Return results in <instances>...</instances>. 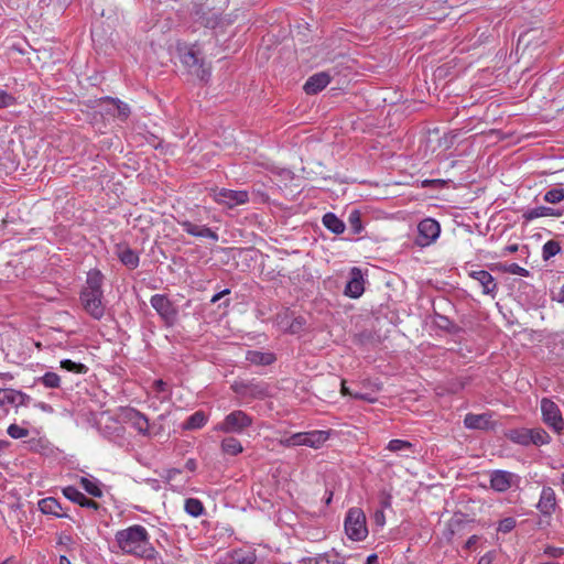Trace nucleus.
Wrapping results in <instances>:
<instances>
[{"mask_svg": "<svg viewBox=\"0 0 564 564\" xmlns=\"http://www.w3.org/2000/svg\"><path fill=\"white\" fill-rule=\"evenodd\" d=\"M115 542L118 549L127 555L145 560H154L158 555L150 542L147 529L140 524L117 531Z\"/></svg>", "mask_w": 564, "mask_h": 564, "instance_id": "nucleus-1", "label": "nucleus"}, {"mask_svg": "<svg viewBox=\"0 0 564 564\" xmlns=\"http://www.w3.org/2000/svg\"><path fill=\"white\" fill-rule=\"evenodd\" d=\"M328 432L326 431H311L294 433L288 437L279 440V444L284 447L308 446L312 448H319L327 440Z\"/></svg>", "mask_w": 564, "mask_h": 564, "instance_id": "nucleus-2", "label": "nucleus"}, {"mask_svg": "<svg viewBox=\"0 0 564 564\" xmlns=\"http://www.w3.org/2000/svg\"><path fill=\"white\" fill-rule=\"evenodd\" d=\"M253 423L252 416L242 410H235L228 413L223 421L214 427L216 432L227 434H242Z\"/></svg>", "mask_w": 564, "mask_h": 564, "instance_id": "nucleus-3", "label": "nucleus"}, {"mask_svg": "<svg viewBox=\"0 0 564 564\" xmlns=\"http://www.w3.org/2000/svg\"><path fill=\"white\" fill-rule=\"evenodd\" d=\"M345 532L352 541H364L368 535L366 516L359 508L348 510L345 519Z\"/></svg>", "mask_w": 564, "mask_h": 564, "instance_id": "nucleus-4", "label": "nucleus"}, {"mask_svg": "<svg viewBox=\"0 0 564 564\" xmlns=\"http://www.w3.org/2000/svg\"><path fill=\"white\" fill-rule=\"evenodd\" d=\"M151 306L155 310L165 326L172 327L178 318V310L164 294H154L150 299Z\"/></svg>", "mask_w": 564, "mask_h": 564, "instance_id": "nucleus-5", "label": "nucleus"}, {"mask_svg": "<svg viewBox=\"0 0 564 564\" xmlns=\"http://www.w3.org/2000/svg\"><path fill=\"white\" fill-rule=\"evenodd\" d=\"M182 64L187 68L188 73L198 79L206 82L210 76V67L199 56V53L191 47L181 55Z\"/></svg>", "mask_w": 564, "mask_h": 564, "instance_id": "nucleus-6", "label": "nucleus"}, {"mask_svg": "<svg viewBox=\"0 0 564 564\" xmlns=\"http://www.w3.org/2000/svg\"><path fill=\"white\" fill-rule=\"evenodd\" d=\"M541 413L543 422L555 433L560 434L564 430V419L555 402L543 398L541 400Z\"/></svg>", "mask_w": 564, "mask_h": 564, "instance_id": "nucleus-7", "label": "nucleus"}, {"mask_svg": "<svg viewBox=\"0 0 564 564\" xmlns=\"http://www.w3.org/2000/svg\"><path fill=\"white\" fill-rule=\"evenodd\" d=\"M213 199L228 208H234L249 202V194L247 191H232L228 188H215L210 191Z\"/></svg>", "mask_w": 564, "mask_h": 564, "instance_id": "nucleus-8", "label": "nucleus"}, {"mask_svg": "<svg viewBox=\"0 0 564 564\" xmlns=\"http://www.w3.org/2000/svg\"><path fill=\"white\" fill-rule=\"evenodd\" d=\"M231 389L241 398L263 399L268 395L267 384L256 380L235 381Z\"/></svg>", "mask_w": 564, "mask_h": 564, "instance_id": "nucleus-9", "label": "nucleus"}, {"mask_svg": "<svg viewBox=\"0 0 564 564\" xmlns=\"http://www.w3.org/2000/svg\"><path fill=\"white\" fill-rule=\"evenodd\" d=\"M440 232V224L435 219L425 218L417 225L415 243L420 247H427L438 238Z\"/></svg>", "mask_w": 564, "mask_h": 564, "instance_id": "nucleus-10", "label": "nucleus"}, {"mask_svg": "<svg viewBox=\"0 0 564 564\" xmlns=\"http://www.w3.org/2000/svg\"><path fill=\"white\" fill-rule=\"evenodd\" d=\"M102 296V292L82 291L80 293V301L84 310L95 319H100L105 315Z\"/></svg>", "mask_w": 564, "mask_h": 564, "instance_id": "nucleus-11", "label": "nucleus"}, {"mask_svg": "<svg viewBox=\"0 0 564 564\" xmlns=\"http://www.w3.org/2000/svg\"><path fill=\"white\" fill-rule=\"evenodd\" d=\"M520 477L507 470H494L490 474V487L497 492H506L513 486H518Z\"/></svg>", "mask_w": 564, "mask_h": 564, "instance_id": "nucleus-12", "label": "nucleus"}, {"mask_svg": "<svg viewBox=\"0 0 564 564\" xmlns=\"http://www.w3.org/2000/svg\"><path fill=\"white\" fill-rule=\"evenodd\" d=\"M275 323L284 333L299 334L304 328L306 321L302 316H293L289 310H285L276 315Z\"/></svg>", "mask_w": 564, "mask_h": 564, "instance_id": "nucleus-13", "label": "nucleus"}, {"mask_svg": "<svg viewBox=\"0 0 564 564\" xmlns=\"http://www.w3.org/2000/svg\"><path fill=\"white\" fill-rule=\"evenodd\" d=\"M193 18L195 22L209 29L216 28L219 23V12L210 9L208 4H195Z\"/></svg>", "mask_w": 564, "mask_h": 564, "instance_id": "nucleus-14", "label": "nucleus"}, {"mask_svg": "<svg viewBox=\"0 0 564 564\" xmlns=\"http://www.w3.org/2000/svg\"><path fill=\"white\" fill-rule=\"evenodd\" d=\"M257 556L251 550H234L220 557L219 564H254Z\"/></svg>", "mask_w": 564, "mask_h": 564, "instance_id": "nucleus-15", "label": "nucleus"}, {"mask_svg": "<svg viewBox=\"0 0 564 564\" xmlns=\"http://www.w3.org/2000/svg\"><path fill=\"white\" fill-rule=\"evenodd\" d=\"M365 281L361 270L352 268L350 271L349 280L345 288V294L351 299H358L365 291Z\"/></svg>", "mask_w": 564, "mask_h": 564, "instance_id": "nucleus-16", "label": "nucleus"}, {"mask_svg": "<svg viewBox=\"0 0 564 564\" xmlns=\"http://www.w3.org/2000/svg\"><path fill=\"white\" fill-rule=\"evenodd\" d=\"M330 79L332 75L328 72L316 73L308 77L304 84V91L307 95H315L323 90L330 83Z\"/></svg>", "mask_w": 564, "mask_h": 564, "instance_id": "nucleus-17", "label": "nucleus"}, {"mask_svg": "<svg viewBox=\"0 0 564 564\" xmlns=\"http://www.w3.org/2000/svg\"><path fill=\"white\" fill-rule=\"evenodd\" d=\"M178 224L182 226L184 231H186L188 235L193 237L206 238L213 241H218L219 239L218 234L207 226L196 225L188 220H182L178 221Z\"/></svg>", "mask_w": 564, "mask_h": 564, "instance_id": "nucleus-18", "label": "nucleus"}, {"mask_svg": "<svg viewBox=\"0 0 564 564\" xmlns=\"http://www.w3.org/2000/svg\"><path fill=\"white\" fill-rule=\"evenodd\" d=\"M469 276L482 286V293L495 297L498 286L494 276L485 270L470 271Z\"/></svg>", "mask_w": 564, "mask_h": 564, "instance_id": "nucleus-19", "label": "nucleus"}, {"mask_svg": "<svg viewBox=\"0 0 564 564\" xmlns=\"http://www.w3.org/2000/svg\"><path fill=\"white\" fill-rule=\"evenodd\" d=\"M124 417H126V421L132 426L134 427L140 434L144 435V436H148L150 434L149 432V427H150V424H149V420L148 417L134 410V409H128L126 411V414H124Z\"/></svg>", "mask_w": 564, "mask_h": 564, "instance_id": "nucleus-20", "label": "nucleus"}, {"mask_svg": "<svg viewBox=\"0 0 564 564\" xmlns=\"http://www.w3.org/2000/svg\"><path fill=\"white\" fill-rule=\"evenodd\" d=\"M556 496L551 487H543L536 508L544 516H551L555 511Z\"/></svg>", "mask_w": 564, "mask_h": 564, "instance_id": "nucleus-21", "label": "nucleus"}, {"mask_svg": "<svg viewBox=\"0 0 564 564\" xmlns=\"http://www.w3.org/2000/svg\"><path fill=\"white\" fill-rule=\"evenodd\" d=\"M63 495L70 501L79 505L80 507L97 510L99 508V505L87 498L83 492H80L77 488L74 486H68L63 489Z\"/></svg>", "mask_w": 564, "mask_h": 564, "instance_id": "nucleus-22", "label": "nucleus"}, {"mask_svg": "<svg viewBox=\"0 0 564 564\" xmlns=\"http://www.w3.org/2000/svg\"><path fill=\"white\" fill-rule=\"evenodd\" d=\"M561 216H562L561 210L552 208V207H546V206H538V207L529 208L522 215V217L527 221H531V220H534V219L541 218V217H561Z\"/></svg>", "mask_w": 564, "mask_h": 564, "instance_id": "nucleus-23", "label": "nucleus"}, {"mask_svg": "<svg viewBox=\"0 0 564 564\" xmlns=\"http://www.w3.org/2000/svg\"><path fill=\"white\" fill-rule=\"evenodd\" d=\"M306 564H344V557L334 550L305 558Z\"/></svg>", "mask_w": 564, "mask_h": 564, "instance_id": "nucleus-24", "label": "nucleus"}, {"mask_svg": "<svg viewBox=\"0 0 564 564\" xmlns=\"http://www.w3.org/2000/svg\"><path fill=\"white\" fill-rule=\"evenodd\" d=\"M40 510L45 514H52L57 518L67 517L66 513H62V506L59 501L53 497H47L39 501Z\"/></svg>", "mask_w": 564, "mask_h": 564, "instance_id": "nucleus-25", "label": "nucleus"}, {"mask_svg": "<svg viewBox=\"0 0 564 564\" xmlns=\"http://www.w3.org/2000/svg\"><path fill=\"white\" fill-rule=\"evenodd\" d=\"M464 424L467 429L485 430L490 424V416L487 414L469 413L465 416Z\"/></svg>", "mask_w": 564, "mask_h": 564, "instance_id": "nucleus-26", "label": "nucleus"}, {"mask_svg": "<svg viewBox=\"0 0 564 564\" xmlns=\"http://www.w3.org/2000/svg\"><path fill=\"white\" fill-rule=\"evenodd\" d=\"M323 225L333 234L339 235L345 231V224L335 214L327 213L323 216Z\"/></svg>", "mask_w": 564, "mask_h": 564, "instance_id": "nucleus-27", "label": "nucleus"}, {"mask_svg": "<svg viewBox=\"0 0 564 564\" xmlns=\"http://www.w3.org/2000/svg\"><path fill=\"white\" fill-rule=\"evenodd\" d=\"M246 359L253 365L267 366L271 365L275 360V357L271 352L249 350L247 351Z\"/></svg>", "mask_w": 564, "mask_h": 564, "instance_id": "nucleus-28", "label": "nucleus"}, {"mask_svg": "<svg viewBox=\"0 0 564 564\" xmlns=\"http://www.w3.org/2000/svg\"><path fill=\"white\" fill-rule=\"evenodd\" d=\"M104 276L98 270H91L87 274L86 285L83 289L85 292H102L101 285H102Z\"/></svg>", "mask_w": 564, "mask_h": 564, "instance_id": "nucleus-29", "label": "nucleus"}, {"mask_svg": "<svg viewBox=\"0 0 564 564\" xmlns=\"http://www.w3.org/2000/svg\"><path fill=\"white\" fill-rule=\"evenodd\" d=\"M220 448L223 453L231 456H236L243 451L241 442L234 436L225 437L220 443Z\"/></svg>", "mask_w": 564, "mask_h": 564, "instance_id": "nucleus-30", "label": "nucleus"}, {"mask_svg": "<svg viewBox=\"0 0 564 564\" xmlns=\"http://www.w3.org/2000/svg\"><path fill=\"white\" fill-rule=\"evenodd\" d=\"M79 484L83 489L93 497L100 498L102 496V490L100 488L99 481L94 477H80Z\"/></svg>", "mask_w": 564, "mask_h": 564, "instance_id": "nucleus-31", "label": "nucleus"}, {"mask_svg": "<svg viewBox=\"0 0 564 564\" xmlns=\"http://www.w3.org/2000/svg\"><path fill=\"white\" fill-rule=\"evenodd\" d=\"M207 422V416L203 411L193 413L184 423L183 429L185 430H197L203 427Z\"/></svg>", "mask_w": 564, "mask_h": 564, "instance_id": "nucleus-32", "label": "nucleus"}, {"mask_svg": "<svg viewBox=\"0 0 564 564\" xmlns=\"http://www.w3.org/2000/svg\"><path fill=\"white\" fill-rule=\"evenodd\" d=\"M529 437H530V444L534 445H545L551 442V436L547 434V432L541 427L536 429H529Z\"/></svg>", "mask_w": 564, "mask_h": 564, "instance_id": "nucleus-33", "label": "nucleus"}, {"mask_svg": "<svg viewBox=\"0 0 564 564\" xmlns=\"http://www.w3.org/2000/svg\"><path fill=\"white\" fill-rule=\"evenodd\" d=\"M184 509L189 516L194 518L200 517L205 511L202 501L196 498L186 499L184 503Z\"/></svg>", "mask_w": 564, "mask_h": 564, "instance_id": "nucleus-34", "label": "nucleus"}, {"mask_svg": "<svg viewBox=\"0 0 564 564\" xmlns=\"http://www.w3.org/2000/svg\"><path fill=\"white\" fill-rule=\"evenodd\" d=\"M529 429H514L509 431L508 437L516 444L530 445Z\"/></svg>", "mask_w": 564, "mask_h": 564, "instance_id": "nucleus-35", "label": "nucleus"}, {"mask_svg": "<svg viewBox=\"0 0 564 564\" xmlns=\"http://www.w3.org/2000/svg\"><path fill=\"white\" fill-rule=\"evenodd\" d=\"M119 259L124 265L129 267L130 269H134L139 264L138 254L130 248H124V249L120 250Z\"/></svg>", "mask_w": 564, "mask_h": 564, "instance_id": "nucleus-36", "label": "nucleus"}, {"mask_svg": "<svg viewBox=\"0 0 564 564\" xmlns=\"http://www.w3.org/2000/svg\"><path fill=\"white\" fill-rule=\"evenodd\" d=\"M560 252H561L560 243L555 240H549L543 245L542 258H543V260L546 261Z\"/></svg>", "mask_w": 564, "mask_h": 564, "instance_id": "nucleus-37", "label": "nucleus"}, {"mask_svg": "<svg viewBox=\"0 0 564 564\" xmlns=\"http://www.w3.org/2000/svg\"><path fill=\"white\" fill-rule=\"evenodd\" d=\"M45 388H58L61 386V377L55 372H46L37 379Z\"/></svg>", "mask_w": 564, "mask_h": 564, "instance_id": "nucleus-38", "label": "nucleus"}, {"mask_svg": "<svg viewBox=\"0 0 564 564\" xmlns=\"http://www.w3.org/2000/svg\"><path fill=\"white\" fill-rule=\"evenodd\" d=\"M544 202L549 204H558L564 200V188L554 187L549 189L544 196Z\"/></svg>", "mask_w": 564, "mask_h": 564, "instance_id": "nucleus-39", "label": "nucleus"}, {"mask_svg": "<svg viewBox=\"0 0 564 564\" xmlns=\"http://www.w3.org/2000/svg\"><path fill=\"white\" fill-rule=\"evenodd\" d=\"M348 225L352 234H360L362 230L360 213L357 209H352L348 216Z\"/></svg>", "mask_w": 564, "mask_h": 564, "instance_id": "nucleus-40", "label": "nucleus"}, {"mask_svg": "<svg viewBox=\"0 0 564 564\" xmlns=\"http://www.w3.org/2000/svg\"><path fill=\"white\" fill-rule=\"evenodd\" d=\"M61 367L67 371L75 373H86L88 371L87 366H85L84 364L75 362L70 359L62 360Z\"/></svg>", "mask_w": 564, "mask_h": 564, "instance_id": "nucleus-41", "label": "nucleus"}, {"mask_svg": "<svg viewBox=\"0 0 564 564\" xmlns=\"http://www.w3.org/2000/svg\"><path fill=\"white\" fill-rule=\"evenodd\" d=\"M109 102H111L116 109H117V117L120 119V120H126L129 115H130V107L128 106V104L119 100V99H115V98H108Z\"/></svg>", "mask_w": 564, "mask_h": 564, "instance_id": "nucleus-42", "label": "nucleus"}, {"mask_svg": "<svg viewBox=\"0 0 564 564\" xmlns=\"http://www.w3.org/2000/svg\"><path fill=\"white\" fill-rule=\"evenodd\" d=\"M412 447L413 444L404 440H391L387 445V449L390 452H406Z\"/></svg>", "mask_w": 564, "mask_h": 564, "instance_id": "nucleus-43", "label": "nucleus"}, {"mask_svg": "<svg viewBox=\"0 0 564 564\" xmlns=\"http://www.w3.org/2000/svg\"><path fill=\"white\" fill-rule=\"evenodd\" d=\"M502 271L513 275L529 276L530 272L525 268L520 267L518 263H506L502 265Z\"/></svg>", "mask_w": 564, "mask_h": 564, "instance_id": "nucleus-44", "label": "nucleus"}, {"mask_svg": "<svg viewBox=\"0 0 564 564\" xmlns=\"http://www.w3.org/2000/svg\"><path fill=\"white\" fill-rule=\"evenodd\" d=\"M11 398L14 399L13 401H11V404L14 405L15 408L26 406L31 400L30 395L14 389Z\"/></svg>", "mask_w": 564, "mask_h": 564, "instance_id": "nucleus-45", "label": "nucleus"}, {"mask_svg": "<svg viewBox=\"0 0 564 564\" xmlns=\"http://www.w3.org/2000/svg\"><path fill=\"white\" fill-rule=\"evenodd\" d=\"M8 434L12 437V438H23V437H26L29 435V431L24 427H21L17 424H11L9 427H8Z\"/></svg>", "mask_w": 564, "mask_h": 564, "instance_id": "nucleus-46", "label": "nucleus"}, {"mask_svg": "<svg viewBox=\"0 0 564 564\" xmlns=\"http://www.w3.org/2000/svg\"><path fill=\"white\" fill-rule=\"evenodd\" d=\"M516 527V520L511 517L502 519L498 524V531L502 533H508L512 531Z\"/></svg>", "mask_w": 564, "mask_h": 564, "instance_id": "nucleus-47", "label": "nucleus"}, {"mask_svg": "<svg viewBox=\"0 0 564 564\" xmlns=\"http://www.w3.org/2000/svg\"><path fill=\"white\" fill-rule=\"evenodd\" d=\"M13 394V389H1L0 388V408L6 406L7 404H11V401L14 399L11 398Z\"/></svg>", "mask_w": 564, "mask_h": 564, "instance_id": "nucleus-48", "label": "nucleus"}, {"mask_svg": "<svg viewBox=\"0 0 564 564\" xmlns=\"http://www.w3.org/2000/svg\"><path fill=\"white\" fill-rule=\"evenodd\" d=\"M14 104V98L4 90H0V108L9 107Z\"/></svg>", "mask_w": 564, "mask_h": 564, "instance_id": "nucleus-49", "label": "nucleus"}, {"mask_svg": "<svg viewBox=\"0 0 564 564\" xmlns=\"http://www.w3.org/2000/svg\"><path fill=\"white\" fill-rule=\"evenodd\" d=\"M544 554H546L550 557L556 558L564 554V549L555 547V546H546L544 550Z\"/></svg>", "mask_w": 564, "mask_h": 564, "instance_id": "nucleus-50", "label": "nucleus"}, {"mask_svg": "<svg viewBox=\"0 0 564 564\" xmlns=\"http://www.w3.org/2000/svg\"><path fill=\"white\" fill-rule=\"evenodd\" d=\"M340 391H341V394H344V395H350L355 399H362V400L371 401V399L366 398V395H364V394L350 392L349 389L346 387V382L344 380L341 381V390Z\"/></svg>", "mask_w": 564, "mask_h": 564, "instance_id": "nucleus-51", "label": "nucleus"}, {"mask_svg": "<svg viewBox=\"0 0 564 564\" xmlns=\"http://www.w3.org/2000/svg\"><path fill=\"white\" fill-rule=\"evenodd\" d=\"M495 552L494 551H490V552H487L485 555H482L478 563L477 564H491L492 561L495 560Z\"/></svg>", "mask_w": 564, "mask_h": 564, "instance_id": "nucleus-52", "label": "nucleus"}, {"mask_svg": "<svg viewBox=\"0 0 564 564\" xmlns=\"http://www.w3.org/2000/svg\"><path fill=\"white\" fill-rule=\"evenodd\" d=\"M478 541V536L477 535H471L465 543V549H471L474 547V545L477 543Z\"/></svg>", "mask_w": 564, "mask_h": 564, "instance_id": "nucleus-53", "label": "nucleus"}, {"mask_svg": "<svg viewBox=\"0 0 564 564\" xmlns=\"http://www.w3.org/2000/svg\"><path fill=\"white\" fill-rule=\"evenodd\" d=\"M229 293V290L226 289L217 294H215L213 297H212V302L213 303H216L217 301H219L225 294H228Z\"/></svg>", "mask_w": 564, "mask_h": 564, "instance_id": "nucleus-54", "label": "nucleus"}, {"mask_svg": "<svg viewBox=\"0 0 564 564\" xmlns=\"http://www.w3.org/2000/svg\"><path fill=\"white\" fill-rule=\"evenodd\" d=\"M154 384H155V388H156V390H158L159 392L165 391L166 383H165L164 381H162V380H156V381L154 382Z\"/></svg>", "mask_w": 564, "mask_h": 564, "instance_id": "nucleus-55", "label": "nucleus"}, {"mask_svg": "<svg viewBox=\"0 0 564 564\" xmlns=\"http://www.w3.org/2000/svg\"><path fill=\"white\" fill-rule=\"evenodd\" d=\"M377 561H378L377 554H370L367 557V564H378Z\"/></svg>", "mask_w": 564, "mask_h": 564, "instance_id": "nucleus-56", "label": "nucleus"}, {"mask_svg": "<svg viewBox=\"0 0 564 564\" xmlns=\"http://www.w3.org/2000/svg\"><path fill=\"white\" fill-rule=\"evenodd\" d=\"M557 297L561 303H564V285L561 288Z\"/></svg>", "mask_w": 564, "mask_h": 564, "instance_id": "nucleus-57", "label": "nucleus"}, {"mask_svg": "<svg viewBox=\"0 0 564 564\" xmlns=\"http://www.w3.org/2000/svg\"><path fill=\"white\" fill-rule=\"evenodd\" d=\"M58 564H70V562H69V560L66 556L62 555L59 557V563Z\"/></svg>", "mask_w": 564, "mask_h": 564, "instance_id": "nucleus-58", "label": "nucleus"}, {"mask_svg": "<svg viewBox=\"0 0 564 564\" xmlns=\"http://www.w3.org/2000/svg\"><path fill=\"white\" fill-rule=\"evenodd\" d=\"M186 466H187V468H188V469L194 470V468H195V463L191 459V460H188V462L186 463Z\"/></svg>", "mask_w": 564, "mask_h": 564, "instance_id": "nucleus-59", "label": "nucleus"}, {"mask_svg": "<svg viewBox=\"0 0 564 564\" xmlns=\"http://www.w3.org/2000/svg\"><path fill=\"white\" fill-rule=\"evenodd\" d=\"M376 519H377V522L382 523V520H383V513H382V512H378V513L376 514Z\"/></svg>", "mask_w": 564, "mask_h": 564, "instance_id": "nucleus-60", "label": "nucleus"}, {"mask_svg": "<svg viewBox=\"0 0 564 564\" xmlns=\"http://www.w3.org/2000/svg\"><path fill=\"white\" fill-rule=\"evenodd\" d=\"M508 250H509L510 252H516V251L518 250V246H517V245L509 246V247H508Z\"/></svg>", "mask_w": 564, "mask_h": 564, "instance_id": "nucleus-61", "label": "nucleus"}, {"mask_svg": "<svg viewBox=\"0 0 564 564\" xmlns=\"http://www.w3.org/2000/svg\"><path fill=\"white\" fill-rule=\"evenodd\" d=\"M332 497H333V494H332V492H329V495H328V497L326 498V501H325V502H326V505H329V503H330V501H332Z\"/></svg>", "mask_w": 564, "mask_h": 564, "instance_id": "nucleus-62", "label": "nucleus"}, {"mask_svg": "<svg viewBox=\"0 0 564 564\" xmlns=\"http://www.w3.org/2000/svg\"><path fill=\"white\" fill-rule=\"evenodd\" d=\"M561 481L564 485V473L561 475Z\"/></svg>", "mask_w": 564, "mask_h": 564, "instance_id": "nucleus-63", "label": "nucleus"}, {"mask_svg": "<svg viewBox=\"0 0 564 564\" xmlns=\"http://www.w3.org/2000/svg\"><path fill=\"white\" fill-rule=\"evenodd\" d=\"M46 406H47L46 404L41 403V408H42V410H45V409H46Z\"/></svg>", "mask_w": 564, "mask_h": 564, "instance_id": "nucleus-64", "label": "nucleus"}]
</instances>
